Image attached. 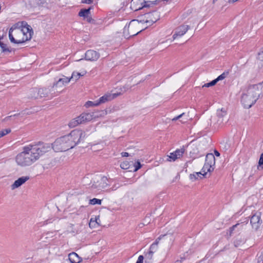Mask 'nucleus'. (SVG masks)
I'll use <instances>...</instances> for the list:
<instances>
[{
	"instance_id": "22",
	"label": "nucleus",
	"mask_w": 263,
	"mask_h": 263,
	"mask_svg": "<svg viewBox=\"0 0 263 263\" xmlns=\"http://www.w3.org/2000/svg\"><path fill=\"white\" fill-rule=\"evenodd\" d=\"M69 261L71 263H79L81 261V259L78 254L74 252L71 253L68 255Z\"/></svg>"
},
{
	"instance_id": "39",
	"label": "nucleus",
	"mask_w": 263,
	"mask_h": 263,
	"mask_svg": "<svg viewBox=\"0 0 263 263\" xmlns=\"http://www.w3.org/2000/svg\"><path fill=\"white\" fill-rule=\"evenodd\" d=\"M243 242H244V241L242 239H240V240L236 239L234 241V245L236 247H237L239 246H240L241 244L243 243Z\"/></svg>"
},
{
	"instance_id": "7",
	"label": "nucleus",
	"mask_w": 263,
	"mask_h": 263,
	"mask_svg": "<svg viewBox=\"0 0 263 263\" xmlns=\"http://www.w3.org/2000/svg\"><path fill=\"white\" fill-rule=\"evenodd\" d=\"M163 239V241L167 245L168 248L169 249L170 247L171 246L173 241H174V238L172 235H161L159 237H158L155 241L152 243L150 247L149 251L148 252V254L151 255V256H153L154 252L157 250V246L159 242V241L161 239Z\"/></svg>"
},
{
	"instance_id": "8",
	"label": "nucleus",
	"mask_w": 263,
	"mask_h": 263,
	"mask_svg": "<svg viewBox=\"0 0 263 263\" xmlns=\"http://www.w3.org/2000/svg\"><path fill=\"white\" fill-rule=\"evenodd\" d=\"M92 116L90 113H82L77 118L71 120L68 123V126L70 128H73L80 124L90 121L92 120Z\"/></svg>"
},
{
	"instance_id": "37",
	"label": "nucleus",
	"mask_w": 263,
	"mask_h": 263,
	"mask_svg": "<svg viewBox=\"0 0 263 263\" xmlns=\"http://www.w3.org/2000/svg\"><path fill=\"white\" fill-rule=\"evenodd\" d=\"M69 79H70V80H74L75 81H77L79 79L77 72H73L71 77L69 78Z\"/></svg>"
},
{
	"instance_id": "43",
	"label": "nucleus",
	"mask_w": 263,
	"mask_h": 263,
	"mask_svg": "<svg viewBox=\"0 0 263 263\" xmlns=\"http://www.w3.org/2000/svg\"><path fill=\"white\" fill-rule=\"evenodd\" d=\"M258 263H262L263 262V254H261L258 257L257 259Z\"/></svg>"
},
{
	"instance_id": "47",
	"label": "nucleus",
	"mask_w": 263,
	"mask_h": 263,
	"mask_svg": "<svg viewBox=\"0 0 263 263\" xmlns=\"http://www.w3.org/2000/svg\"><path fill=\"white\" fill-rule=\"evenodd\" d=\"M121 155L122 157H128L129 156V154L128 153L123 152L121 153Z\"/></svg>"
},
{
	"instance_id": "46",
	"label": "nucleus",
	"mask_w": 263,
	"mask_h": 263,
	"mask_svg": "<svg viewBox=\"0 0 263 263\" xmlns=\"http://www.w3.org/2000/svg\"><path fill=\"white\" fill-rule=\"evenodd\" d=\"M82 2L83 3L91 4L92 2V0H82Z\"/></svg>"
},
{
	"instance_id": "50",
	"label": "nucleus",
	"mask_w": 263,
	"mask_h": 263,
	"mask_svg": "<svg viewBox=\"0 0 263 263\" xmlns=\"http://www.w3.org/2000/svg\"><path fill=\"white\" fill-rule=\"evenodd\" d=\"M214 154L217 157H219L220 156V153L217 151H214Z\"/></svg>"
},
{
	"instance_id": "30",
	"label": "nucleus",
	"mask_w": 263,
	"mask_h": 263,
	"mask_svg": "<svg viewBox=\"0 0 263 263\" xmlns=\"http://www.w3.org/2000/svg\"><path fill=\"white\" fill-rule=\"evenodd\" d=\"M102 200L101 199H97V198H93L92 199L89 200V203L90 204L92 205H95V204H99L100 205L101 204Z\"/></svg>"
},
{
	"instance_id": "24",
	"label": "nucleus",
	"mask_w": 263,
	"mask_h": 263,
	"mask_svg": "<svg viewBox=\"0 0 263 263\" xmlns=\"http://www.w3.org/2000/svg\"><path fill=\"white\" fill-rule=\"evenodd\" d=\"M100 221L99 216L96 217L95 218H91L89 223V227L91 228H96L100 225Z\"/></svg>"
},
{
	"instance_id": "25",
	"label": "nucleus",
	"mask_w": 263,
	"mask_h": 263,
	"mask_svg": "<svg viewBox=\"0 0 263 263\" xmlns=\"http://www.w3.org/2000/svg\"><path fill=\"white\" fill-rule=\"evenodd\" d=\"M90 115H93V116H92V120L93 119L100 118V117L104 116L105 115H106V111H104V110L97 111H95V112L90 113Z\"/></svg>"
},
{
	"instance_id": "28",
	"label": "nucleus",
	"mask_w": 263,
	"mask_h": 263,
	"mask_svg": "<svg viewBox=\"0 0 263 263\" xmlns=\"http://www.w3.org/2000/svg\"><path fill=\"white\" fill-rule=\"evenodd\" d=\"M98 105H99V104L97 100L95 101H88L84 104V106L86 108L97 106Z\"/></svg>"
},
{
	"instance_id": "16",
	"label": "nucleus",
	"mask_w": 263,
	"mask_h": 263,
	"mask_svg": "<svg viewBox=\"0 0 263 263\" xmlns=\"http://www.w3.org/2000/svg\"><path fill=\"white\" fill-rule=\"evenodd\" d=\"M100 57V54L96 51L88 50L85 53V59L90 61H96Z\"/></svg>"
},
{
	"instance_id": "18",
	"label": "nucleus",
	"mask_w": 263,
	"mask_h": 263,
	"mask_svg": "<svg viewBox=\"0 0 263 263\" xmlns=\"http://www.w3.org/2000/svg\"><path fill=\"white\" fill-rule=\"evenodd\" d=\"M70 81V79L66 77H63V78H60L58 81L53 84V88H55V89L58 90V88H62Z\"/></svg>"
},
{
	"instance_id": "52",
	"label": "nucleus",
	"mask_w": 263,
	"mask_h": 263,
	"mask_svg": "<svg viewBox=\"0 0 263 263\" xmlns=\"http://www.w3.org/2000/svg\"><path fill=\"white\" fill-rule=\"evenodd\" d=\"M176 263H180V261H179V260H177V261H176Z\"/></svg>"
},
{
	"instance_id": "29",
	"label": "nucleus",
	"mask_w": 263,
	"mask_h": 263,
	"mask_svg": "<svg viewBox=\"0 0 263 263\" xmlns=\"http://www.w3.org/2000/svg\"><path fill=\"white\" fill-rule=\"evenodd\" d=\"M0 46L2 49V51L4 52H10L11 51V49L10 48H9L8 46L0 42Z\"/></svg>"
},
{
	"instance_id": "32",
	"label": "nucleus",
	"mask_w": 263,
	"mask_h": 263,
	"mask_svg": "<svg viewBox=\"0 0 263 263\" xmlns=\"http://www.w3.org/2000/svg\"><path fill=\"white\" fill-rule=\"evenodd\" d=\"M257 168L258 170H262L263 168V153L260 155Z\"/></svg>"
},
{
	"instance_id": "3",
	"label": "nucleus",
	"mask_w": 263,
	"mask_h": 263,
	"mask_svg": "<svg viewBox=\"0 0 263 263\" xmlns=\"http://www.w3.org/2000/svg\"><path fill=\"white\" fill-rule=\"evenodd\" d=\"M259 84L248 86L244 89L241 97V102L245 108H250L258 99L260 93Z\"/></svg>"
},
{
	"instance_id": "12",
	"label": "nucleus",
	"mask_w": 263,
	"mask_h": 263,
	"mask_svg": "<svg viewBox=\"0 0 263 263\" xmlns=\"http://www.w3.org/2000/svg\"><path fill=\"white\" fill-rule=\"evenodd\" d=\"M189 26L186 24H183L177 27L175 29L174 34L173 35V39H175L183 35L189 30Z\"/></svg>"
},
{
	"instance_id": "10",
	"label": "nucleus",
	"mask_w": 263,
	"mask_h": 263,
	"mask_svg": "<svg viewBox=\"0 0 263 263\" xmlns=\"http://www.w3.org/2000/svg\"><path fill=\"white\" fill-rule=\"evenodd\" d=\"M15 161L18 165L22 167L30 166L33 164L23 149V151L16 156Z\"/></svg>"
},
{
	"instance_id": "17",
	"label": "nucleus",
	"mask_w": 263,
	"mask_h": 263,
	"mask_svg": "<svg viewBox=\"0 0 263 263\" xmlns=\"http://www.w3.org/2000/svg\"><path fill=\"white\" fill-rule=\"evenodd\" d=\"M29 179L30 178L28 176H22L16 180H15L12 184L11 185V190H13L19 187L22 185L24 184L26 181L29 180Z\"/></svg>"
},
{
	"instance_id": "13",
	"label": "nucleus",
	"mask_w": 263,
	"mask_h": 263,
	"mask_svg": "<svg viewBox=\"0 0 263 263\" xmlns=\"http://www.w3.org/2000/svg\"><path fill=\"white\" fill-rule=\"evenodd\" d=\"M148 6L147 2L144 0H132L130 4L131 8L134 11H137Z\"/></svg>"
},
{
	"instance_id": "23",
	"label": "nucleus",
	"mask_w": 263,
	"mask_h": 263,
	"mask_svg": "<svg viewBox=\"0 0 263 263\" xmlns=\"http://www.w3.org/2000/svg\"><path fill=\"white\" fill-rule=\"evenodd\" d=\"M34 92L39 94V98H43L47 96L49 90L46 88H35Z\"/></svg>"
},
{
	"instance_id": "35",
	"label": "nucleus",
	"mask_w": 263,
	"mask_h": 263,
	"mask_svg": "<svg viewBox=\"0 0 263 263\" xmlns=\"http://www.w3.org/2000/svg\"><path fill=\"white\" fill-rule=\"evenodd\" d=\"M11 132L10 129H5L0 131V138L5 136L6 135L10 133Z\"/></svg>"
},
{
	"instance_id": "9",
	"label": "nucleus",
	"mask_w": 263,
	"mask_h": 263,
	"mask_svg": "<svg viewBox=\"0 0 263 263\" xmlns=\"http://www.w3.org/2000/svg\"><path fill=\"white\" fill-rule=\"evenodd\" d=\"M159 13L157 11H153L152 12L147 13L141 16L139 21L140 24L145 23L147 26L152 25L153 23L157 22L159 19Z\"/></svg>"
},
{
	"instance_id": "15",
	"label": "nucleus",
	"mask_w": 263,
	"mask_h": 263,
	"mask_svg": "<svg viewBox=\"0 0 263 263\" xmlns=\"http://www.w3.org/2000/svg\"><path fill=\"white\" fill-rule=\"evenodd\" d=\"M217 116L218 117L217 122L219 124L226 123L228 120L227 112L223 108L217 110Z\"/></svg>"
},
{
	"instance_id": "4",
	"label": "nucleus",
	"mask_w": 263,
	"mask_h": 263,
	"mask_svg": "<svg viewBox=\"0 0 263 263\" xmlns=\"http://www.w3.org/2000/svg\"><path fill=\"white\" fill-rule=\"evenodd\" d=\"M140 26L141 24L139 20L130 21L128 25L125 26L123 31V35L125 37L128 38L137 35L142 31Z\"/></svg>"
},
{
	"instance_id": "26",
	"label": "nucleus",
	"mask_w": 263,
	"mask_h": 263,
	"mask_svg": "<svg viewBox=\"0 0 263 263\" xmlns=\"http://www.w3.org/2000/svg\"><path fill=\"white\" fill-rule=\"evenodd\" d=\"M214 170V167L210 166L209 165H207L204 163V166H203L201 171V173H202V176H205L208 172H211Z\"/></svg>"
},
{
	"instance_id": "21",
	"label": "nucleus",
	"mask_w": 263,
	"mask_h": 263,
	"mask_svg": "<svg viewBox=\"0 0 263 263\" xmlns=\"http://www.w3.org/2000/svg\"><path fill=\"white\" fill-rule=\"evenodd\" d=\"M215 163V158L213 154H208L205 158V164L213 167Z\"/></svg>"
},
{
	"instance_id": "44",
	"label": "nucleus",
	"mask_w": 263,
	"mask_h": 263,
	"mask_svg": "<svg viewBox=\"0 0 263 263\" xmlns=\"http://www.w3.org/2000/svg\"><path fill=\"white\" fill-rule=\"evenodd\" d=\"M86 73H87V71L86 70H83L81 72H77V73H78L79 78L80 77L84 76V75H85L86 74Z\"/></svg>"
},
{
	"instance_id": "36",
	"label": "nucleus",
	"mask_w": 263,
	"mask_h": 263,
	"mask_svg": "<svg viewBox=\"0 0 263 263\" xmlns=\"http://www.w3.org/2000/svg\"><path fill=\"white\" fill-rule=\"evenodd\" d=\"M34 89H32L30 91V97L31 98H34L35 99H38L39 98V94H38L37 92H34Z\"/></svg>"
},
{
	"instance_id": "49",
	"label": "nucleus",
	"mask_w": 263,
	"mask_h": 263,
	"mask_svg": "<svg viewBox=\"0 0 263 263\" xmlns=\"http://www.w3.org/2000/svg\"><path fill=\"white\" fill-rule=\"evenodd\" d=\"M238 225H239V224H238H238H235V225H234L232 227H231V231L234 230L235 229V228L236 227H237Z\"/></svg>"
},
{
	"instance_id": "20",
	"label": "nucleus",
	"mask_w": 263,
	"mask_h": 263,
	"mask_svg": "<svg viewBox=\"0 0 263 263\" xmlns=\"http://www.w3.org/2000/svg\"><path fill=\"white\" fill-rule=\"evenodd\" d=\"M117 95L116 93L110 94L106 93L103 96L101 97L98 101L99 105L101 104L104 103L107 101H111V100L115 98Z\"/></svg>"
},
{
	"instance_id": "42",
	"label": "nucleus",
	"mask_w": 263,
	"mask_h": 263,
	"mask_svg": "<svg viewBox=\"0 0 263 263\" xmlns=\"http://www.w3.org/2000/svg\"><path fill=\"white\" fill-rule=\"evenodd\" d=\"M144 257L142 255H140L136 263H143Z\"/></svg>"
},
{
	"instance_id": "38",
	"label": "nucleus",
	"mask_w": 263,
	"mask_h": 263,
	"mask_svg": "<svg viewBox=\"0 0 263 263\" xmlns=\"http://www.w3.org/2000/svg\"><path fill=\"white\" fill-rule=\"evenodd\" d=\"M134 166H135V170H134V171H138L139 168H141V165L140 164V162L138 161H137L135 163V165H134Z\"/></svg>"
},
{
	"instance_id": "27",
	"label": "nucleus",
	"mask_w": 263,
	"mask_h": 263,
	"mask_svg": "<svg viewBox=\"0 0 263 263\" xmlns=\"http://www.w3.org/2000/svg\"><path fill=\"white\" fill-rule=\"evenodd\" d=\"M90 8L81 9L79 12V15L81 17H87L90 14Z\"/></svg>"
},
{
	"instance_id": "51",
	"label": "nucleus",
	"mask_w": 263,
	"mask_h": 263,
	"mask_svg": "<svg viewBox=\"0 0 263 263\" xmlns=\"http://www.w3.org/2000/svg\"><path fill=\"white\" fill-rule=\"evenodd\" d=\"M187 120V118H186L185 119V120L181 121L182 123H184V122H186Z\"/></svg>"
},
{
	"instance_id": "6",
	"label": "nucleus",
	"mask_w": 263,
	"mask_h": 263,
	"mask_svg": "<svg viewBox=\"0 0 263 263\" xmlns=\"http://www.w3.org/2000/svg\"><path fill=\"white\" fill-rule=\"evenodd\" d=\"M85 133L80 129H74L67 135L72 148L81 142L85 137Z\"/></svg>"
},
{
	"instance_id": "33",
	"label": "nucleus",
	"mask_w": 263,
	"mask_h": 263,
	"mask_svg": "<svg viewBox=\"0 0 263 263\" xmlns=\"http://www.w3.org/2000/svg\"><path fill=\"white\" fill-rule=\"evenodd\" d=\"M120 167L123 170H127L129 167V163L127 161H124L120 164Z\"/></svg>"
},
{
	"instance_id": "19",
	"label": "nucleus",
	"mask_w": 263,
	"mask_h": 263,
	"mask_svg": "<svg viewBox=\"0 0 263 263\" xmlns=\"http://www.w3.org/2000/svg\"><path fill=\"white\" fill-rule=\"evenodd\" d=\"M184 153V148L178 149L175 152L171 153L170 154V155L169 156V159H168V160L170 161H174L176 159L181 158L182 156Z\"/></svg>"
},
{
	"instance_id": "11",
	"label": "nucleus",
	"mask_w": 263,
	"mask_h": 263,
	"mask_svg": "<svg viewBox=\"0 0 263 263\" xmlns=\"http://www.w3.org/2000/svg\"><path fill=\"white\" fill-rule=\"evenodd\" d=\"M261 215V213L260 212L256 211L251 217L250 223L252 228L255 231L258 229L262 223V220L260 218Z\"/></svg>"
},
{
	"instance_id": "41",
	"label": "nucleus",
	"mask_w": 263,
	"mask_h": 263,
	"mask_svg": "<svg viewBox=\"0 0 263 263\" xmlns=\"http://www.w3.org/2000/svg\"><path fill=\"white\" fill-rule=\"evenodd\" d=\"M184 115H185V114L182 113V114H180V115L178 116L177 117H175L173 119H172V121H176V120L179 119L180 118H181V117H182L183 116H184Z\"/></svg>"
},
{
	"instance_id": "31",
	"label": "nucleus",
	"mask_w": 263,
	"mask_h": 263,
	"mask_svg": "<svg viewBox=\"0 0 263 263\" xmlns=\"http://www.w3.org/2000/svg\"><path fill=\"white\" fill-rule=\"evenodd\" d=\"M201 175H202V173L201 172H196L191 174L190 176V178L192 180H195L198 179V177Z\"/></svg>"
},
{
	"instance_id": "2",
	"label": "nucleus",
	"mask_w": 263,
	"mask_h": 263,
	"mask_svg": "<svg viewBox=\"0 0 263 263\" xmlns=\"http://www.w3.org/2000/svg\"><path fill=\"white\" fill-rule=\"evenodd\" d=\"M51 147L49 143L39 142L36 144H29L24 146L23 149L33 163L39 159L41 156L50 151Z\"/></svg>"
},
{
	"instance_id": "14",
	"label": "nucleus",
	"mask_w": 263,
	"mask_h": 263,
	"mask_svg": "<svg viewBox=\"0 0 263 263\" xmlns=\"http://www.w3.org/2000/svg\"><path fill=\"white\" fill-rule=\"evenodd\" d=\"M106 180L107 178L106 177H100L97 179L96 182H94V183L92 185V187L98 190H102L107 185Z\"/></svg>"
},
{
	"instance_id": "45",
	"label": "nucleus",
	"mask_w": 263,
	"mask_h": 263,
	"mask_svg": "<svg viewBox=\"0 0 263 263\" xmlns=\"http://www.w3.org/2000/svg\"><path fill=\"white\" fill-rule=\"evenodd\" d=\"M217 82H218V80H217V79H216L213 80L212 81H211L210 83L211 84V85L212 86L215 85Z\"/></svg>"
},
{
	"instance_id": "1",
	"label": "nucleus",
	"mask_w": 263,
	"mask_h": 263,
	"mask_svg": "<svg viewBox=\"0 0 263 263\" xmlns=\"http://www.w3.org/2000/svg\"><path fill=\"white\" fill-rule=\"evenodd\" d=\"M24 23H17L13 25L9 31V38L11 43L21 44L30 40L33 31L30 26Z\"/></svg>"
},
{
	"instance_id": "40",
	"label": "nucleus",
	"mask_w": 263,
	"mask_h": 263,
	"mask_svg": "<svg viewBox=\"0 0 263 263\" xmlns=\"http://www.w3.org/2000/svg\"><path fill=\"white\" fill-rule=\"evenodd\" d=\"M226 76L227 74H226L225 73H223L221 75L218 76L216 79L217 80H218V81H219V80H222L224 79L226 77Z\"/></svg>"
},
{
	"instance_id": "53",
	"label": "nucleus",
	"mask_w": 263,
	"mask_h": 263,
	"mask_svg": "<svg viewBox=\"0 0 263 263\" xmlns=\"http://www.w3.org/2000/svg\"><path fill=\"white\" fill-rule=\"evenodd\" d=\"M262 54H263V51H262Z\"/></svg>"
},
{
	"instance_id": "5",
	"label": "nucleus",
	"mask_w": 263,
	"mask_h": 263,
	"mask_svg": "<svg viewBox=\"0 0 263 263\" xmlns=\"http://www.w3.org/2000/svg\"><path fill=\"white\" fill-rule=\"evenodd\" d=\"M67 135L58 138L52 144V148L56 152L66 151L72 148Z\"/></svg>"
},
{
	"instance_id": "48",
	"label": "nucleus",
	"mask_w": 263,
	"mask_h": 263,
	"mask_svg": "<svg viewBox=\"0 0 263 263\" xmlns=\"http://www.w3.org/2000/svg\"><path fill=\"white\" fill-rule=\"evenodd\" d=\"M211 86H212L211 85L210 83H208L204 84L202 86V87H211Z\"/></svg>"
},
{
	"instance_id": "34",
	"label": "nucleus",
	"mask_w": 263,
	"mask_h": 263,
	"mask_svg": "<svg viewBox=\"0 0 263 263\" xmlns=\"http://www.w3.org/2000/svg\"><path fill=\"white\" fill-rule=\"evenodd\" d=\"M28 115L29 114V113L28 112H26V111H24L23 112H22L21 113H19V114H14V115L13 116H8L7 117H6L5 118V121H8V120L10 119V118L12 117H15V116H17L18 115Z\"/></svg>"
}]
</instances>
